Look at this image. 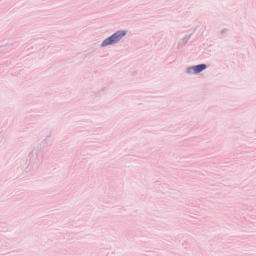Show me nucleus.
I'll return each instance as SVG.
<instances>
[{
    "mask_svg": "<svg viewBox=\"0 0 256 256\" xmlns=\"http://www.w3.org/2000/svg\"><path fill=\"white\" fill-rule=\"evenodd\" d=\"M126 35H127L126 31H118L115 34H113L111 37L104 40L102 43V47H107V45H115V43H119V40L122 37H125Z\"/></svg>",
    "mask_w": 256,
    "mask_h": 256,
    "instance_id": "f257e3e1",
    "label": "nucleus"
},
{
    "mask_svg": "<svg viewBox=\"0 0 256 256\" xmlns=\"http://www.w3.org/2000/svg\"><path fill=\"white\" fill-rule=\"evenodd\" d=\"M205 69H207V65L200 64V65L189 68L188 71H194V73H201L202 71H205Z\"/></svg>",
    "mask_w": 256,
    "mask_h": 256,
    "instance_id": "f03ea898",
    "label": "nucleus"
}]
</instances>
